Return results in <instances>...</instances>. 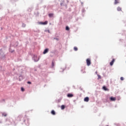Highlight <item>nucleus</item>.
Masks as SVG:
<instances>
[{
	"label": "nucleus",
	"mask_w": 126,
	"mask_h": 126,
	"mask_svg": "<svg viewBox=\"0 0 126 126\" xmlns=\"http://www.w3.org/2000/svg\"><path fill=\"white\" fill-rule=\"evenodd\" d=\"M65 30L67 31H69V27H68V26H66L65 28Z\"/></svg>",
	"instance_id": "12"
},
{
	"label": "nucleus",
	"mask_w": 126,
	"mask_h": 126,
	"mask_svg": "<svg viewBox=\"0 0 126 126\" xmlns=\"http://www.w3.org/2000/svg\"><path fill=\"white\" fill-rule=\"evenodd\" d=\"M97 76H98L97 79H101V77L100 75H97Z\"/></svg>",
	"instance_id": "18"
},
{
	"label": "nucleus",
	"mask_w": 126,
	"mask_h": 126,
	"mask_svg": "<svg viewBox=\"0 0 126 126\" xmlns=\"http://www.w3.org/2000/svg\"><path fill=\"white\" fill-rule=\"evenodd\" d=\"M0 124H1V121H0Z\"/></svg>",
	"instance_id": "23"
},
{
	"label": "nucleus",
	"mask_w": 126,
	"mask_h": 126,
	"mask_svg": "<svg viewBox=\"0 0 126 126\" xmlns=\"http://www.w3.org/2000/svg\"><path fill=\"white\" fill-rule=\"evenodd\" d=\"M55 40H57V41H59V38H55Z\"/></svg>",
	"instance_id": "21"
},
{
	"label": "nucleus",
	"mask_w": 126,
	"mask_h": 126,
	"mask_svg": "<svg viewBox=\"0 0 126 126\" xmlns=\"http://www.w3.org/2000/svg\"><path fill=\"white\" fill-rule=\"evenodd\" d=\"M117 10L118 11H122V8L120 7H117Z\"/></svg>",
	"instance_id": "9"
},
{
	"label": "nucleus",
	"mask_w": 126,
	"mask_h": 126,
	"mask_svg": "<svg viewBox=\"0 0 126 126\" xmlns=\"http://www.w3.org/2000/svg\"><path fill=\"white\" fill-rule=\"evenodd\" d=\"M51 114L52 115H56V112H55V111H51Z\"/></svg>",
	"instance_id": "14"
},
{
	"label": "nucleus",
	"mask_w": 126,
	"mask_h": 126,
	"mask_svg": "<svg viewBox=\"0 0 126 126\" xmlns=\"http://www.w3.org/2000/svg\"><path fill=\"white\" fill-rule=\"evenodd\" d=\"M65 108V106L64 105H63L61 106V109L62 110H64V108Z\"/></svg>",
	"instance_id": "8"
},
{
	"label": "nucleus",
	"mask_w": 126,
	"mask_h": 126,
	"mask_svg": "<svg viewBox=\"0 0 126 126\" xmlns=\"http://www.w3.org/2000/svg\"><path fill=\"white\" fill-rule=\"evenodd\" d=\"M115 59H113V60H112V62H111L110 63V65H113V64H114V63H115Z\"/></svg>",
	"instance_id": "5"
},
{
	"label": "nucleus",
	"mask_w": 126,
	"mask_h": 126,
	"mask_svg": "<svg viewBox=\"0 0 126 126\" xmlns=\"http://www.w3.org/2000/svg\"><path fill=\"white\" fill-rule=\"evenodd\" d=\"M52 67H54V66H55V62H52Z\"/></svg>",
	"instance_id": "15"
},
{
	"label": "nucleus",
	"mask_w": 126,
	"mask_h": 126,
	"mask_svg": "<svg viewBox=\"0 0 126 126\" xmlns=\"http://www.w3.org/2000/svg\"><path fill=\"white\" fill-rule=\"evenodd\" d=\"M28 83L29 84H31V82H28Z\"/></svg>",
	"instance_id": "22"
},
{
	"label": "nucleus",
	"mask_w": 126,
	"mask_h": 126,
	"mask_svg": "<svg viewBox=\"0 0 126 126\" xmlns=\"http://www.w3.org/2000/svg\"><path fill=\"white\" fill-rule=\"evenodd\" d=\"M21 91H22V92H24V91H25V90L24 88H21Z\"/></svg>",
	"instance_id": "19"
},
{
	"label": "nucleus",
	"mask_w": 126,
	"mask_h": 126,
	"mask_svg": "<svg viewBox=\"0 0 126 126\" xmlns=\"http://www.w3.org/2000/svg\"><path fill=\"white\" fill-rule=\"evenodd\" d=\"M114 3L115 4H117V3H119V0H115Z\"/></svg>",
	"instance_id": "10"
},
{
	"label": "nucleus",
	"mask_w": 126,
	"mask_h": 126,
	"mask_svg": "<svg viewBox=\"0 0 126 126\" xmlns=\"http://www.w3.org/2000/svg\"><path fill=\"white\" fill-rule=\"evenodd\" d=\"M103 89L105 91H107V88L105 86L103 87Z\"/></svg>",
	"instance_id": "16"
},
{
	"label": "nucleus",
	"mask_w": 126,
	"mask_h": 126,
	"mask_svg": "<svg viewBox=\"0 0 126 126\" xmlns=\"http://www.w3.org/2000/svg\"><path fill=\"white\" fill-rule=\"evenodd\" d=\"M74 51H78V48H77V47H74Z\"/></svg>",
	"instance_id": "17"
},
{
	"label": "nucleus",
	"mask_w": 126,
	"mask_h": 126,
	"mask_svg": "<svg viewBox=\"0 0 126 126\" xmlns=\"http://www.w3.org/2000/svg\"><path fill=\"white\" fill-rule=\"evenodd\" d=\"M48 15H49V17H52L53 16L54 14L50 13V14H49Z\"/></svg>",
	"instance_id": "13"
},
{
	"label": "nucleus",
	"mask_w": 126,
	"mask_h": 126,
	"mask_svg": "<svg viewBox=\"0 0 126 126\" xmlns=\"http://www.w3.org/2000/svg\"><path fill=\"white\" fill-rule=\"evenodd\" d=\"M120 79H121V80H122V81L124 80V77H121L120 78Z\"/></svg>",
	"instance_id": "20"
},
{
	"label": "nucleus",
	"mask_w": 126,
	"mask_h": 126,
	"mask_svg": "<svg viewBox=\"0 0 126 126\" xmlns=\"http://www.w3.org/2000/svg\"><path fill=\"white\" fill-rule=\"evenodd\" d=\"M48 52H49V49H48V48H47V49H46L44 51L43 54L44 55H45V54H47V53H48Z\"/></svg>",
	"instance_id": "4"
},
{
	"label": "nucleus",
	"mask_w": 126,
	"mask_h": 126,
	"mask_svg": "<svg viewBox=\"0 0 126 126\" xmlns=\"http://www.w3.org/2000/svg\"><path fill=\"white\" fill-rule=\"evenodd\" d=\"M110 101H116V100H117V98L116 97H111L110 98Z\"/></svg>",
	"instance_id": "3"
},
{
	"label": "nucleus",
	"mask_w": 126,
	"mask_h": 126,
	"mask_svg": "<svg viewBox=\"0 0 126 126\" xmlns=\"http://www.w3.org/2000/svg\"><path fill=\"white\" fill-rule=\"evenodd\" d=\"M67 97L68 98H72V97H73V94H68L67 95Z\"/></svg>",
	"instance_id": "2"
},
{
	"label": "nucleus",
	"mask_w": 126,
	"mask_h": 126,
	"mask_svg": "<svg viewBox=\"0 0 126 126\" xmlns=\"http://www.w3.org/2000/svg\"><path fill=\"white\" fill-rule=\"evenodd\" d=\"M87 65L88 66H89V65H91V60L90 59H87L86 60Z\"/></svg>",
	"instance_id": "1"
},
{
	"label": "nucleus",
	"mask_w": 126,
	"mask_h": 126,
	"mask_svg": "<svg viewBox=\"0 0 126 126\" xmlns=\"http://www.w3.org/2000/svg\"><path fill=\"white\" fill-rule=\"evenodd\" d=\"M2 116H3V117H6V116H7V115L5 113H3L2 114Z\"/></svg>",
	"instance_id": "11"
},
{
	"label": "nucleus",
	"mask_w": 126,
	"mask_h": 126,
	"mask_svg": "<svg viewBox=\"0 0 126 126\" xmlns=\"http://www.w3.org/2000/svg\"><path fill=\"white\" fill-rule=\"evenodd\" d=\"M40 24H43V25H47V24H48V21L40 23Z\"/></svg>",
	"instance_id": "7"
},
{
	"label": "nucleus",
	"mask_w": 126,
	"mask_h": 126,
	"mask_svg": "<svg viewBox=\"0 0 126 126\" xmlns=\"http://www.w3.org/2000/svg\"><path fill=\"white\" fill-rule=\"evenodd\" d=\"M85 102H89V97H86L84 98Z\"/></svg>",
	"instance_id": "6"
}]
</instances>
